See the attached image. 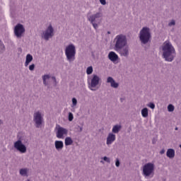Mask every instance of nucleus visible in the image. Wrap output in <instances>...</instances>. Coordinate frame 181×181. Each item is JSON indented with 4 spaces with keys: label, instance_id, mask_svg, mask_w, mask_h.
Wrapping results in <instances>:
<instances>
[{
    "label": "nucleus",
    "instance_id": "28",
    "mask_svg": "<svg viewBox=\"0 0 181 181\" xmlns=\"http://www.w3.org/2000/svg\"><path fill=\"white\" fill-rule=\"evenodd\" d=\"M148 107H149L150 108H151V110H153L155 108V104L151 103L148 105Z\"/></svg>",
    "mask_w": 181,
    "mask_h": 181
},
{
    "label": "nucleus",
    "instance_id": "1",
    "mask_svg": "<svg viewBox=\"0 0 181 181\" xmlns=\"http://www.w3.org/2000/svg\"><path fill=\"white\" fill-rule=\"evenodd\" d=\"M163 56L166 62H173L176 54L175 48L170 42L165 41L163 45Z\"/></svg>",
    "mask_w": 181,
    "mask_h": 181
},
{
    "label": "nucleus",
    "instance_id": "25",
    "mask_svg": "<svg viewBox=\"0 0 181 181\" xmlns=\"http://www.w3.org/2000/svg\"><path fill=\"white\" fill-rule=\"evenodd\" d=\"M168 110L170 112H172L173 111H175V107L173 105H169L168 106Z\"/></svg>",
    "mask_w": 181,
    "mask_h": 181
},
{
    "label": "nucleus",
    "instance_id": "29",
    "mask_svg": "<svg viewBox=\"0 0 181 181\" xmlns=\"http://www.w3.org/2000/svg\"><path fill=\"white\" fill-rule=\"evenodd\" d=\"M29 70H30L31 71L35 70V64H33L30 65Z\"/></svg>",
    "mask_w": 181,
    "mask_h": 181
},
{
    "label": "nucleus",
    "instance_id": "15",
    "mask_svg": "<svg viewBox=\"0 0 181 181\" xmlns=\"http://www.w3.org/2000/svg\"><path fill=\"white\" fill-rule=\"evenodd\" d=\"M107 83H110L111 87H113V88H118V83H116L114 78L112 77H108L107 80Z\"/></svg>",
    "mask_w": 181,
    "mask_h": 181
},
{
    "label": "nucleus",
    "instance_id": "39",
    "mask_svg": "<svg viewBox=\"0 0 181 181\" xmlns=\"http://www.w3.org/2000/svg\"><path fill=\"white\" fill-rule=\"evenodd\" d=\"M3 47L4 48V47H5V46H4V45H3Z\"/></svg>",
    "mask_w": 181,
    "mask_h": 181
},
{
    "label": "nucleus",
    "instance_id": "37",
    "mask_svg": "<svg viewBox=\"0 0 181 181\" xmlns=\"http://www.w3.org/2000/svg\"><path fill=\"white\" fill-rule=\"evenodd\" d=\"M120 100L122 103V101H124V98H121Z\"/></svg>",
    "mask_w": 181,
    "mask_h": 181
},
{
    "label": "nucleus",
    "instance_id": "32",
    "mask_svg": "<svg viewBox=\"0 0 181 181\" xmlns=\"http://www.w3.org/2000/svg\"><path fill=\"white\" fill-rule=\"evenodd\" d=\"M103 160L105 161V162H107L108 163H110V158H108L107 156H105L103 158Z\"/></svg>",
    "mask_w": 181,
    "mask_h": 181
},
{
    "label": "nucleus",
    "instance_id": "30",
    "mask_svg": "<svg viewBox=\"0 0 181 181\" xmlns=\"http://www.w3.org/2000/svg\"><path fill=\"white\" fill-rule=\"evenodd\" d=\"M72 103H73V105H77V99L76 98H72Z\"/></svg>",
    "mask_w": 181,
    "mask_h": 181
},
{
    "label": "nucleus",
    "instance_id": "8",
    "mask_svg": "<svg viewBox=\"0 0 181 181\" xmlns=\"http://www.w3.org/2000/svg\"><path fill=\"white\" fill-rule=\"evenodd\" d=\"M14 33L17 37H22V35L25 33V28L22 24H17L14 28Z\"/></svg>",
    "mask_w": 181,
    "mask_h": 181
},
{
    "label": "nucleus",
    "instance_id": "26",
    "mask_svg": "<svg viewBox=\"0 0 181 181\" xmlns=\"http://www.w3.org/2000/svg\"><path fill=\"white\" fill-rule=\"evenodd\" d=\"M87 74H91L93 73V66H89L86 69Z\"/></svg>",
    "mask_w": 181,
    "mask_h": 181
},
{
    "label": "nucleus",
    "instance_id": "5",
    "mask_svg": "<svg viewBox=\"0 0 181 181\" xmlns=\"http://www.w3.org/2000/svg\"><path fill=\"white\" fill-rule=\"evenodd\" d=\"M153 170H155V165L153 163H146L143 167V175L145 177H149V176L153 175Z\"/></svg>",
    "mask_w": 181,
    "mask_h": 181
},
{
    "label": "nucleus",
    "instance_id": "17",
    "mask_svg": "<svg viewBox=\"0 0 181 181\" xmlns=\"http://www.w3.org/2000/svg\"><path fill=\"white\" fill-rule=\"evenodd\" d=\"M63 146H64V145L63 144V141H55V148L57 151H62V149H63Z\"/></svg>",
    "mask_w": 181,
    "mask_h": 181
},
{
    "label": "nucleus",
    "instance_id": "20",
    "mask_svg": "<svg viewBox=\"0 0 181 181\" xmlns=\"http://www.w3.org/2000/svg\"><path fill=\"white\" fill-rule=\"evenodd\" d=\"M121 129V126L119 125H115L112 128V132L114 134H118L119 132V130Z\"/></svg>",
    "mask_w": 181,
    "mask_h": 181
},
{
    "label": "nucleus",
    "instance_id": "4",
    "mask_svg": "<svg viewBox=\"0 0 181 181\" xmlns=\"http://www.w3.org/2000/svg\"><path fill=\"white\" fill-rule=\"evenodd\" d=\"M139 37L141 43L146 45V43H148L151 39V33L149 32V28H143L140 31Z\"/></svg>",
    "mask_w": 181,
    "mask_h": 181
},
{
    "label": "nucleus",
    "instance_id": "11",
    "mask_svg": "<svg viewBox=\"0 0 181 181\" xmlns=\"http://www.w3.org/2000/svg\"><path fill=\"white\" fill-rule=\"evenodd\" d=\"M42 119L43 118L42 117V114H40L39 112H37L34 114V122L37 128L40 127V125H42Z\"/></svg>",
    "mask_w": 181,
    "mask_h": 181
},
{
    "label": "nucleus",
    "instance_id": "19",
    "mask_svg": "<svg viewBox=\"0 0 181 181\" xmlns=\"http://www.w3.org/2000/svg\"><path fill=\"white\" fill-rule=\"evenodd\" d=\"M167 156L168 158H175V150H173L172 148H169L167 151Z\"/></svg>",
    "mask_w": 181,
    "mask_h": 181
},
{
    "label": "nucleus",
    "instance_id": "38",
    "mask_svg": "<svg viewBox=\"0 0 181 181\" xmlns=\"http://www.w3.org/2000/svg\"><path fill=\"white\" fill-rule=\"evenodd\" d=\"M175 131H177V127H175Z\"/></svg>",
    "mask_w": 181,
    "mask_h": 181
},
{
    "label": "nucleus",
    "instance_id": "7",
    "mask_svg": "<svg viewBox=\"0 0 181 181\" xmlns=\"http://www.w3.org/2000/svg\"><path fill=\"white\" fill-rule=\"evenodd\" d=\"M101 16H103V14L101 13H97L96 14L92 15L88 18V21L92 23L94 29H97V28H98V24L94 23L95 22V19H98L99 18H101Z\"/></svg>",
    "mask_w": 181,
    "mask_h": 181
},
{
    "label": "nucleus",
    "instance_id": "12",
    "mask_svg": "<svg viewBox=\"0 0 181 181\" xmlns=\"http://www.w3.org/2000/svg\"><path fill=\"white\" fill-rule=\"evenodd\" d=\"M53 37V27H52V25H49L47 29L44 33V39H45V40H49V39H50V37Z\"/></svg>",
    "mask_w": 181,
    "mask_h": 181
},
{
    "label": "nucleus",
    "instance_id": "16",
    "mask_svg": "<svg viewBox=\"0 0 181 181\" xmlns=\"http://www.w3.org/2000/svg\"><path fill=\"white\" fill-rule=\"evenodd\" d=\"M108 57L111 62H117L118 60V55L114 52H110L108 54Z\"/></svg>",
    "mask_w": 181,
    "mask_h": 181
},
{
    "label": "nucleus",
    "instance_id": "31",
    "mask_svg": "<svg viewBox=\"0 0 181 181\" xmlns=\"http://www.w3.org/2000/svg\"><path fill=\"white\" fill-rule=\"evenodd\" d=\"M175 23H176L175 22V21L173 20L171 22L168 23V26H173L174 25H175Z\"/></svg>",
    "mask_w": 181,
    "mask_h": 181
},
{
    "label": "nucleus",
    "instance_id": "22",
    "mask_svg": "<svg viewBox=\"0 0 181 181\" xmlns=\"http://www.w3.org/2000/svg\"><path fill=\"white\" fill-rule=\"evenodd\" d=\"M141 115L144 117V118H146V117H148V108L144 107L143 110H141Z\"/></svg>",
    "mask_w": 181,
    "mask_h": 181
},
{
    "label": "nucleus",
    "instance_id": "21",
    "mask_svg": "<svg viewBox=\"0 0 181 181\" xmlns=\"http://www.w3.org/2000/svg\"><path fill=\"white\" fill-rule=\"evenodd\" d=\"M73 144V139L71 137H66L65 139V145L66 146H69Z\"/></svg>",
    "mask_w": 181,
    "mask_h": 181
},
{
    "label": "nucleus",
    "instance_id": "18",
    "mask_svg": "<svg viewBox=\"0 0 181 181\" xmlns=\"http://www.w3.org/2000/svg\"><path fill=\"white\" fill-rule=\"evenodd\" d=\"M32 60H33V57L30 54H27L25 63V67H28V66H29V63H30Z\"/></svg>",
    "mask_w": 181,
    "mask_h": 181
},
{
    "label": "nucleus",
    "instance_id": "34",
    "mask_svg": "<svg viewBox=\"0 0 181 181\" xmlns=\"http://www.w3.org/2000/svg\"><path fill=\"white\" fill-rule=\"evenodd\" d=\"M115 165H116L117 168H118V166H119V160H118V159L116 160Z\"/></svg>",
    "mask_w": 181,
    "mask_h": 181
},
{
    "label": "nucleus",
    "instance_id": "24",
    "mask_svg": "<svg viewBox=\"0 0 181 181\" xmlns=\"http://www.w3.org/2000/svg\"><path fill=\"white\" fill-rule=\"evenodd\" d=\"M50 78V76L49 75H45L43 77H42V80H43V83L45 84V86H47V80H49Z\"/></svg>",
    "mask_w": 181,
    "mask_h": 181
},
{
    "label": "nucleus",
    "instance_id": "13",
    "mask_svg": "<svg viewBox=\"0 0 181 181\" xmlns=\"http://www.w3.org/2000/svg\"><path fill=\"white\" fill-rule=\"evenodd\" d=\"M115 51L117 52L120 56H123L124 57H127V56L129 54V48L128 47H124L120 48L119 50Z\"/></svg>",
    "mask_w": 181,
    "mask_h": 181
},
{
    "label": "nucleus",
    "instance_id": "2",
    "mask_svg": "<svg viewBox=\"0 0 181 181\" xmlns=\"http://www.w3.org/2000/svg\"><path fill=\"white\" fill-rule=\"evenodd\" d=\"M65 54L68 62H74L76 59V47L74 45L71 44L66 47Z\"/></svg>",
    "mask_w": 181,
    "mask_h": 181
},
{
    "label": "nucleus",
    "instance_id": "14",
    "mask_svg": "<svg viewBox=\"0 0 181 181\" xmlns=\"http://www.w3.org/2000/svg\"><path fill=\"white\" fill-rule=\"evenodd\" d=\"M115 139H116L115 134L112 133H110L107 138V142H106L107 145H111V144H112V142H114Z\"/></svg>",
    "mask_w": 181,
    "mask_h": 181
},
{
    "label": "nucleus",
    "instance_id": "10",
    "mask_svg": "<svg viewBox=\"0 0 181 181\" xmlns=\"http://www.w3.org/2000/svg\"><path fill=\"white\" fill-rule=\"evenodd\" d=\"M100 83V77L97 75H93V78L91 79V82L90 84V88L92 90V91H95V87L98 86V83Z\"/></svg>",
    "mask_w": 181,
    "mask_h": 181
},
{
    "label": "nucleus",
    "instance_id": "33",
    "mask_svg": "<svg viewBox=\"0 0 181 181\" xmlns=\"http://www.w3.org/2000/svg\"><path fill=\"white\" fill-rule=\"evenodd\" d=\"M99 1H100V4H101L102 5H105V4H107V2L105 1V0H99Z\"/></svg>",
    "mask_w": 181,
    "mask_h": 181
},
{
    "label": "nucleus",
    "instance_id": "40",
    "mask_svg": "<svg viewBox=\"0 0 181 181\" xmlns=\"http://www.w3.org/2000/svg\"><path fill=\"white\" fill-rule=\"evenodd\" d=\"M107 33H109V34H110V32H107Z\"/></svg>",
    "mask_w": 181,
    "mask_h": 181
},
{
    "label": "nucleus",
    "instance_id": "3",
    "mask_svg": "<svg viewBox=\"0 0 181 181\" xmlns=\"http://www.w3.org/2000/svg\"><path fill=\"white\" fill-rule=\"evenodd\" d=\"M115 50H119L127 46V37L122 35H117L115 38Z\"/></svg>",
    "mask_w": 181,
    "mask_h": 181
},
{
    "label": "nucleus",
    "instance_id": "9",
    "mask_svg": "<svg viewBox=\"0 0 181 181\" xmlns=\"http://www.w3.org/2000/svg\"><path fill=\"white\" fill-rule=\"evenodd\" d=\"M69 134V130L67 129H64V127H59L57 131V138L59 139H63L64 136Z\"/></svg>",
    "mask_w": 181,
    "mask_h": 181
},
{
    "label": "nucleus",
    "instance_id": "6",
    "mask_svg": "<svg viewBox=\"0 0 181 181\" xmlns=\"http://www.w3.org/2000/svg\"><path fill=\"white\" fill-rule=\"evenodd\" d=\"M14 148L21 153H25L26 152V146L22 143L21 140H18L14 143Z\"/></svg>",
    "mask_w": 181,
    "mask_h": 181
},
{
    "label": "nucleus",
    "instance_id": "36",
    "mask_svg": "<svg viewBox=\"0 0 181 181\" xmlns=\"http://www.w3.org/2000/svg\"><path fill=\"white\" fill-rule=\"evenodd\" d=\"M52 80L54 83H56V77H52Z\"/></svg>",
    "mask_w": 181,
    "mask_h": 181
},
{
    "label": "nucleus",
    "instance_id": "23",
    "mask_svg": "<svg viewBox=\"0 0 181 181\" xmlns=\"http://www.w3.org/2000/svg\"><path fill=\"white\" fill-rule=\"evenodd\" d=\"M28 168H22L20 170V175H21V176H26L28 175Z\"/></svg>",
    "mask_w": 181,
    "mask_h": 181
},
{
    "label": "nucleus",
    "instance_id": "35",
    "mask_svg": "<svg viewBox=\"0 0 181 181\" xmlns=\"http://www.w3.org/2000/svg\"><path fill=\"white\" fill-rule=\"evenodd\" d=\"M160 153L161 155H163V153H165V150H161L160 152Z\"/></svg>",
    "mask_w": 181,
    "mask_h": 181
},
{
    "label": "nucleus",
    "instance_id": "27",
    "mask_svg": "<svg viewBox=\"0 0 181 181\" xmlns=\"http://www.w3.org/2000/svg\"><path fill=\"white\" fill-rule=\"evenodd\" d=\"M74 118V117L73 116V113L69 112V121H73Z\"/></svg>",
    "mask_w": 181,
    "mask_h": 181
}]
</instances>
